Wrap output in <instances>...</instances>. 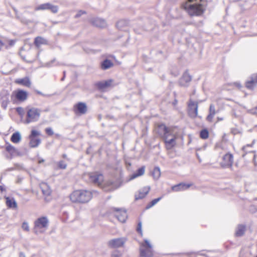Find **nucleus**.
Here are the masks:
<instances>
[{
	"label": "nucleus",
	"instance_id": "f257e3e1",
	"mask_svg": "<svg viewBox=\"0 0 257 257\" xmlns=\"http://www.w3.org/2000/svg\"><path fill=\"white\" fill-rule=\"evenodd\" d=\"M183 8L191 16H199L205 10V7L197 0H188L182 5Z\"/></svg>",
	"mask_w": 257,
	"mask_h": 257
},
{
	"label": "nucleus",
	"instance_id": "f03ea898",
	"mask_svg": "<svg viewBox=\"0 0 257 257\" xmlns=\"http://www.w3.org/2000/svg\"><path fill=\"white\" fill-rule=\"evenodd\" d=\"M92 192L85 190H76L70 195V199L73 202L85 203L89 202L92 198Z\"/></svg>",
	"mask_w": 257,
	"mask_h": 257
},
{
	"label": "nucleus",
	"instance_id": "7ed1b4c3",
	"mask_svg": "<svg viewBox=\"0 0 257 257\" xmlns=\"http://www.w3.org/2000/svg\"><path fill=\"white\" fill-rule=\"evenodd\" d=\"M90 181L98 186H102L105 191H110L115 189L117 187L112 182H105L103 185V177L102 174L98 173H91L89 174Z\"/></svg>",
	"mask_w": 257,
	"mask_h": 257
},
{
	"label": "nucleus",
	"instance_id": "20e7f679",
	"mask_svg": "<svg viewBox=\"0 0 257 257\" xmlns=\"http://www.w3.org/2000/svg\"><path fill=\"white\" fill-rule=\"evenodd\" d=\"M48 218L45 216L40 217L34 222V231L37 234L43 233L48 228Z\"/></svg>",
	"mask_w": 257,
	"mask_h": 257
},
{
	"label": "nucleus",
	"instance_id": "39448f33",
	"mask_svg": "<svg viewBox=\"0 0 257 257\" xmlns=\"http://www.w3.org/2000/svg\"><path fill=\"white\" fill-rule=\"evenodd\" d=\"M164 130V139L166 148L171 149L176 145V137L171 134L170 129L164 125L161 126Z\"/></svg>",
	"mask_w": 257,
	"mask_h": 257
},
{
	"label": "nucleus",
	"instance_id": "423d86ee",
	"mask_svg": "<svg viewBox=\"0 0 257 257\" xmlns=\"http://www.w3.org/2000/svg\"><path fill=\"white\" fill-rule=\"evenodd\" d=\"M140 254L142 257H151L153 255L152 245L148 240H145L140 246Z\"/></svg>",
	"mask_w": 257,
	"mask_h": 257
},
{
	"label": "nucleus",
	"instance_id": "0eeeda50",
	"mask_svg": "<svg viewBox=\"0 0 257 257\" xmlns=\"http://www.w3.org/2000/svg\"><path fill=\"white\" fill-rule=\"evenodd\" d=\"M40 117V111L38 109L32 108L27 112L26 123H29L31 122L36 121L38 120Z\"/></svg>",
	"mask_w": 257,
	"mask_h": 257
},
{
	"label": "nucleus",
	"instance_id": "6e6552de",
	"mask_svg": "<svg viewBox=\"0 0 257 257\" xmlns=\"http://www.w3.org/2000/svg\"><path fill=\"white\" fill-rule=\"evenodd\" d=\"M49 10L53 13H57L58 11V8L57 6L53 5L50 3H45L35 7V11Z\"/></svg>",
	"mask_w": 257,
	"mask_h": 257
},
{
	"label": "nucleus",
	"instance_id": "1a4fd4ad",
	"mask_svg": "<svg viewBox=\"0 0 257 257\" xmlns=\"http://www.w3.org/2000/svg\"><path fill=\"white\" fill-rule=\"evenodd\" d=\"M189 114L191 117H195L198 114V102L190 100L189 104Z\"/></svg>",
	"mask_w": 257,
	"mask_h": 257
},
{
	"label": "nucleus",
	"instance_id": "9d476101",
	"mask_svg": "<svg viewBox=\"0 0 257 257\" xmlns=\"http://www.w3.org/2000/svg\"><path fill=\"white\" fill-rule=\"evenodd\" d=\"M114 215L118 220L121 222H124L127 218L126 211L122 209L114 208Z\"/></svg>",
	"mask_w": 257,
	"mask_h": 257
},
{
	"label": "nucleus",
	"instance_id": "9b49d317",
	"mask_svg": "<svg viewBox=\"0 0 257 257\" xmlns=\"http://www.w3.org/2000/svg\"><path fill=\"white\" fill-rule=\"evenodd\" d=\"M125 242L124 238H118L110 240L108 242V245L111 247L117 248L123 245Z\"/></svg>",
	"mask_w": 257,
	"mask_h": 257
},
{
	"label": "nucleus",
	"instance_id": "f8f14e48",
	"mask_svg": "<svg viewBox=\"0 0 257 257\" xmlns=\"http://www.w3.org/2000/svg\"><path fill=\"white\" fill-rule=\"evenodd\" d=\"M233 162V156L231 154H226L223 157L221 165L223 167H229L232 166Z\"/></svg>",
	"mask_w": 257,
	"mask_h": 257
},
{
	"label": "nucleus",
	"instance_id": "ddd939ff",
	"mask_svg": "<svg viewBox=\"0 0 257 257\" xmlns=\"http://www.w3.org/2000/svg\"><path fill=\"white\" fill-rule=\"evenodd\" d=\"M91 23L94 26L100 28H104L107 26L106 21L104 20L99 18L92 19L91 20Z\"/></svg>",
	"mask_w": 257,
	"mask_h": 257
},
{
	"label": "nucleus",
	"instance_id": "4468645a",
	"mask_svg": "<svg viewBox=\"0 0 257 257\" xmlns=\"http://www.w3.org/2000/svg\"><path fill=\"white\" fill-rule=\"evenodd\" d=\"M191 80V76L188 73L186 72L184 73L182 77L180 79L179 83L182 86H187Z\"/></svg>",
	"mask_w": 257,
	"mask_h": 257
},
{
	"label": "nucleus",
	"instance_id": "2eb2a0df",
	"mask_svg": "<svg viewBox=\"0 0 257 257\" xmlns=\"http://www.w3.org/2000/svg\"><path fill=\"white\" fill-rule=\"evenodd\" d=\"M257 84V74H254L251 76L246 82V86L249 89H252Z\"/></svg>",
	"mask_w": 257,
	"mask_h": 257
},
{
	"label": "nucleus",
	"instance_id": "dca6fc26",
	"mask_svg": "<svg viewBox=\"0 0 257 257\" xmlns=\"http://www.w3.org/2000/svg\"><path fill=\"white\" fill-rule=\"evenodd\" d=\"M150 190V187L149 186L144 187V188H142L141 190H140L138 193L136 194V199L138 200L144 198L149 193Z\"/></svg>",
	"mask_w": 257,
	"mask_h": 257
},
{
	"label": "nucleus",
	"instance_id": "f3484780",
	"mask_svg": "<svg viewBox=\"0 0 257 257\" xmlns=\"http://www.w3.org/2000/svg\"><path fill=\"white\" fill-rule=\"evenodd\" d=\"M191 186V184L180 183L172 187V189L174 191L178 192L185 190L188 189Z\"/></svg>",
	"mask_w": 257,
	"mask_h": 257
},
{
	"label": "nucleus",
	"instance_id": "a211bd4d",
	"mask_svg": "<svg viewBox=\"0 0 257 257\" xmlns=\"http://www.w3.org/2000/svg\"><path fill=\"white\" fill-rule=\"evenodd\" d=\"M75 112L84 114L87 111V106L84 103L79 102L75 105Z\"/></svg>",
	"mask_w": 257,
	"mask_h": 257
},
{
	"label": "nucleus",
	"instance_id": "6ab92c4d",
	"mask_svg": "<svg viewBox=\"0 0 257 257\" xmlns=\"http://www.w3.org/2000/svg\"><path fill=\"white\" fill-rule=\"evenodd\" d=\"M40 188L44 195L49 196L51 194V190L47 184L45 183H41Z\"/></svg>",
	"mask_w": 257,
	"mask_h": 257
},
{
	"label": "nucleus",
	"instance_id": "aec40b11",
	"mask_svg": "<svg viewBox=\"0 0 257 257\" xmlns=\"http://www.w3.org/2000/svg\"><path fill=\"white\" fill-rule=\"evenodd\" d=\"M16 97L18 100L23 101L27 99V93L26 91L23 90H18L16 92Z\"/></svg>",
	"mask_w": 257,
	"mask_h": 257
},
{
	"label": "nucleus",
	"instance_id": "412c9836",
	"mask_svg": "<svg viewBox=\"0 0 257 257\" xmlns=\"http://www.w3.org/2000/svg\"><path fill=\"white\" fill-rule=\"evenodd\" d=\"M112 82V80H108L104 81L99 82L97 83V86L101 89H105L111 85Z\"/></svg>",
	"mask_w": 257,
	"mask_h": 257
},
{
	"label": "nucleus",
	"instance_id": "4be33fe9",
	"mask_svg": "<svg viewBox=\"0 0 257 257\" xmlns=\"http://www.w3.org/2000/svg\"><path fill=\"white\" fill-rule=\"evenodd\" d=\"M216 113L215 106L213 104H211L209 107V113L207 117V120L209 121H212Z\"/></svg>",
	"mask_w": 257,
	"mask_h": 257
},
{
	"label": "nucleus",
	"instance_id": "5701e85b",
	"mask_svg": "<svg viewBox=\"0 0 257 257\" xmlns=\"http://www.w3.org/2000/svg\"><path fill=\"white\" fill-rule=\"evenodd\" d=\"M6 204L10 208H16L17 207V202L13 198L7 197Z\"/></svg>",
	"mask_w": 257,
	"mask_h": 257
},
{
	"label": "nucleus",
	"instance_id": "b1692460",
	"mask_svg": "<svg viewBox=\"0 0 257 257\" xmlns=\"http://www.w3.org/2000/svg\"><path fill=\"white\" fill-rule=\"evenodd\" d=\"M16 82L27 87H30L31 84V81L28 77L17 79Z\"/></svg>",
	"mask_w": 257,
	"mask_h": 257
},
{
	"label": "nucleus",
	"instance_id": "393cba45",
	"mask_svg": "<svg viewBox=\"0 0 257 257\" xmlns=\"http://www.w3.org/2000/svg\"><path fill=\"white\" fill-rule=\"evenodd\" d=\"M145 167H142L139 169L137 172L131 176L130 180H133L138 177L142 176L145 173Z\"/></svg>",
	"mask_w": 257,
	"mask_h": 257
},
{
	"label": "nucleus",
	"instance_id": "a878e982",
	"mask_svg": "<svg viewBox=\"0 0 257 257\" xmlns=\"http://www.w3.org/2000/svg\"><path fill=\"white\" fill-rule=\"evenodd\" d=\"M245 227L243 225H238L236 229L235 235L236 236H241L244 233Z\"/></svg>",
	"mask_w": 257,
	"mask_h": 257
},
{
	"label": "nucleus",
	"instance_id": "bb28decb",
	"mask_svg": "<svg viewBox=\"0 0 257 257\" xmlns=\"http://www.w3.org/2000/svg\"><path fill=\"white\" fill-rule=\"evenodd\" d=\"M21 135L19 132H16L13 134L11 140L14 143L17 144L21 140Z\"/></svg>",
	"mask_w": 257,
	"mask_h": 257
},
{
	"label": "nucleus",
	"instance_id": "cd10ccee",
	"mask_svg": "<svg viewBox=\"0 0 257 257\" xmlns=\"http://www.w3.org/2000/svg\"><path fill=\"white\" fill-rule=\"evenodd\" d=\"M113 65V64L110 60L106 59L101 63V68L102 69L106 70L112 67Z\"/></svg>",
	"mask_w": 257,
	"mask_h": 257
},
{
	"label": "nucleus",
	"instance_id": "c85d7f7f",
	"mask_svg": "<svg viewBox=\"0 0 257 257\" xmlns=\"http://www.w3.org/2000/svg\"><path fill=\"white\" fill-rule=\"evenodd\" d=\"M30 146L32 148L37 147L41 143V140L39 139H36L33 137H30Z\"/></svg>",
	"mask_w": 257,
	"mask_h": 257
},
{
	"label": "nucleus",
	"instance_id": "c756f323",
	"mask_svg": "<svg viewBox=\"0 0 257 257\" xmlns=\"http://www.w3.org/2000/svg\"><path fill=\"white\" fill-rule=\"evenodd\" d=\"M46 43L47 41L41 37H37L35 40V44L38 47H39L42 44H45Z\"/></svg>",
	"mask_w": 257,
	"mask_h": 257
},
{
	"label": "nucleus",
	"instance_id": "7c9ffc66",
	"mask_svg": "<svg viewBox=\"0 0 257 257\" xmlns=\"http://www.w3.org/2000/svg\"><path fill=\"white\" fill-rule=\"evenodd\" d=\"M152 175L154 179L155 180H158L160 178L161 176V171L159 167H157L154 169L152 172Z\"/></svg>",
	"mask_w": 257,
	"mask_h": 257
},
{
	"label": "nucleus",
	"instance_id": "2f4dec72",
	"mask_svg": "<svg viewBox=\"0 0 257 257\" xmlns=\"http://www.w3.org/2000/svg\"><path fill=\"white\" fill-rule=\"evenodd\" d=\"M7 151L11 155L14 156L18 153V151L12 146H8L6 148Z\"/></svg>",
	"mask_w": 257,
	"mask_h": 257
},
{
	"label": "nucleus",
	"instance_id": "473e14b6",
	"mask_svg": "<svg viewBox=\"0 0 257 257\" xmlns=\"http://www.w3.org/2000/svg\"><path fill=\"white\" fill-rule=\"evenodd\" d=\"M200 137L203 139H206L208 137V132L207 130H203L200 134Z\"/></svg>",
	"mask_w": 257,
	"mask_h": 257
},
{
	"label": "nucleus",
	"instance_id": "72a5a7b5",
	"mask_svg": "<svg viewBox=\"0 0 257 257\" xmlns=\"http://www.w3.org/2000/svg\"><path fill=\"white\" fill-rule=\"evenodd\" d=\"M160 200H161V198H158L154 199L153 200H152L151 201L150 204L147 206V208L149 209V208L152 207V206L155 205L156 204H157Z\"/></svg>",
	"mask_w": 257,
	"mask_h": 257
},
{
	"label": "nucleus",
	"instance_id": "f704fd0d",
	"mask_svg": "<svg viewBox=\"0 0 257 257\" xmlns=\"http://www.w3.org/2000/svg\"><path fill=\"white\" fill-rule=\"evenodd\" d=\"M126 24V22L124 20H120L116 23V27L118 29H122L123 26Z\"/></svg>",
	"mask_w": 257,
	"mask_h": 257
},
{
	"label": "nucleus",
	"instance_id": "c9c22d12",
	"mask_svg": "<svg viewBox=\"0 0 257 257\" xmlns=\"http://www.w3.org/2000/svg\"><path fill=\"white\" fill-rule=\"evenodd\" d=\"M40 135V133L38 131H36V130H32L31 132V135H30V137L35 138L36 136H39Z\"/></svg>",
	"mask_w": 257,
	"mask_h": 257
},
{
	"label": "nucleus",
	"instance_id": "e433bc0d",
	"mask_svg": "<svg viewBox=\"0 0 257 257\" xmlns=\"http://www.w3.org/2000/svg\"><path fill=\"white\" fill-rule=\"evenodd\" d=\"M22 227L23 229L25 231H29V226L28 223L27 222H24L22 224Z\"/></svg>",
	"mask_w": 257,
	"mask_h": 257
},
{
	"label": "nucleus",
	"instance_id": "4c0bfd02",
	"mask_svg": "<svg viewBox=\"0 0 257 257\" xmlns=\"http://www.w3.org/2000/svg\"><path fill=\"white\" fill-rule=\"evenodd\" d=\"M66 166L67 165L62 161L59 163V167L61 169H64L66 168Z\"/></svg>",
	"mask_w": 257,
	"mask_h": 257
},
{
	"label": "nucleus",
	"instance_id": "58836bf2",
	"mask_svg": "<svg viewBox=\"0 0 257 257\" xmlns=\"http://www.w3.org/2000/svg\"><path fill=\"white\" fill-rule=\"evenodd\" d=\"M86 14V12L84 11H79L77 12L76 15H75V18H79L80 16H81L82 15Z\"/></svg>",
	"mask_w": 257,
	"mask_h": 257
},
{
	"label": "nucleus",
	"instance_id": "ea45409f",
	"mask_svg": "<svg viewBox=\"0 0 257 257\" xmlns=\"http://www.w3.org/2000/svg\"><path fill=\"white\" fill-rule=\"evenodd\" d=\"M45 131H46V133L50 136H51V135H53V134H54L52 129L51 128H46Z\"/></svg>",
	"mask_w": 257,
	"mask_h": 257
},
{
	"label": "nucleus",
	"instance_id": "a19ab883",
	"mask_svg": "<svg viewBox=\"0 0 257 257\" xmlns=\"http://www.w3.org/2000/svg\"><path fill=\"white\" fill-rule=\"evenodd\" d=\"M251 154L253 155V162L255 165H257L256 156L254 152H251Z\"/></svg>",
	"mask_w": 257,
	"mask_h": 257
},
{
	"label": "nucleus",
	"instance_id": "79ce46f5",
	"mask_svg": "<svg viewBox=\"0 0 257 257\" xmlns=\"http://www.w3.org/2000/svg\"><path fill=\"white\" fill-rule=\"evenodd\" d=\"M137 231L141 233V234L142 235V223L139 222L138 224V228H137Z\"/></svg>",
	"mask_w": 257,
	"mask_h": 257
},
{
	"label": "nucleus",
	"instance_id": "37998d69",
	"mask_svg": "<svg viewBox=\"0 0 257 257\" xmlns=\"http://www.w3.org/2000/svg\"><path fill=\"white\" fill-rule=\"evenodd\" d=\"M16 42V40H11L9 41V44L10 46H13Z\"/></svg>",
	"mask_w": 257,
	"mask_h": 257
},
{
	"label": "nucleus",
	"instance_id": "c03bdc74",
	"mask_svg": "<svg viewBox=\"0 0 257 257\" xmlns=\"http://www.w3.org/2000/svg\"><path fill=\"white\" fill-rule=\"evenodd\" d=\"M196 156H197V159H198L199 162H201V160L200 157L199 156L198 153H196Z\"/></svg>",
	"mask_w": 257,
	"mask_h": 257
},
{
	"label": "nucleus",
	"instance_id": "a18cd8bd",
	"mask_svg": "<svg viewBox=\"0 0 257 257\" xmlns=\"http://www.w3.org/2000/svg\"><path fill=\"white\" fill-rule=\"evenodd\" d=\"M4 190V189L3 188V187L0 186V194H1L3 193Z\"/></svg>",
	"mask_w": 257,
	"mask_h": 257
},
{
	"label": "nucleus",
	"instance_id": "49530a36",
	"mask_svg": "<svg viewBox=\"0 0 257 257\" xmlns=\"http://www.w3.org/2000/svg\"><path fill=\"white\" fill-rule=\"evenodd\" d=\"M17 111H18V112H19V113H21V111H23V109H22V108H17Z\"/></svg>",
	"mask_w": 257,
	"mask_h": 257
},
{
	"label": "nucleus",
	"instance_id": "de8ad7c7",
	"mask_svg": "<svg viewBox=\"0 0 257 257\" xmlns=\"http://www.w3.org/2000/svg\"><path fill=\"white\" fill-rule=\"evenodd\" d=\"M4 46L3 43L0 40V50L1 48Z\"/></svg>",
	"mask_w": 257,
	"mask_h": 257
},
{
	"label": "nucleus",
	"instance_id": "09e8293b",
	"mask_svg": "<svg viewBox=\"0 0 257 257\" xmlns=\"http://www.w3.org/2000/svg\"><path fill=\"white\" fill-rule=\"evenodd\" d=\"M251 147V145H247V146H244V147L242 148V149H243V150H245V149H246V147Z\"/></svg>",
	"mask_w": 257,
	"mask_h": 257
},
{
	"label": "nucleus",
	"instance_id": "8fccbe9b",
	"mask_svg": "<svg viewBox=\"0 0 257 257\" xmlns=\"http://www.w3.org/2000/svg\"><path fill=\"white\" fill-rule=\"evenodd\" d=\"M20 257H25V255L23 253L21 252L20 254Z\"/></svg>",
	"mask_w": 257,
	"mask_h": 257
},
{
	"label": "nucleus",
	"instance_id": "3c124183",
	"mask_svg": "<svg viewBox=\"0 0 257 257\" xmlns=\"http://www.w3.org/2000/svg\"><path fill=\"white\" fill-rule=\"evenodd\" d=\"M44 161V160H39V163H40H40H41L43 162Z\"/></svg>",
	"mask_w": 257,
	"mask_h": 257
},
{
	"label": "nucleus",
	"instance_id": "603ef678",
	"mask_svg": "<svg viewBox=\"0 0 257 257\" xmlns=\"http://www.w3.org/2000/svg\"><path fill=\"white\" fill-rule=\"evenodd\" d=\"M217 119H218V120H223V118H219V117H218Z\"/></svg>",
	"mask_w": 257,
	"mask_h": 257
},
{
	"label": "nucleus",
	"instance_id": "864d4df0",
	"mask_svg": "<svg viewBox=\"0 0 257 257\" xmlns=\"http://www.w3.org/2000/svg\"><path fill=\"white\" fill-rule=\"evenodd\" d=\"M113 255L114 256H116V257L118 256L117 254H115V253H113Z\"/></svg>",
	"mask_w": 257,
	"mask_h": 257
},
{
	"label": "nucleus",
	"instance_id": "5fc2aeb1",
	"mask_svg": "<svg viewBox=\"0 0 257 257\" xmlns=\"http://www.w3.org/2000/svg\"><path fill=\"white\" fill-rule=\"evenodd\" d=\"M256 257H257V255H256Z\"/></svg>",
	"mask_w": 257,
	"mask_h": 257
}]
</instances>
